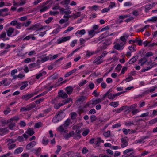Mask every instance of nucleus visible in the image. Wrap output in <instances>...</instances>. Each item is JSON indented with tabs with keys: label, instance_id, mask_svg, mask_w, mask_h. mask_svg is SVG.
Returning <instances> with one entry per match:
<instances>
[{
	"label": "nucleus",
	"instance_id": "f257e3e1",
	"mask_svg": "<svg viewBox=\"0 0 157 157\" xmlns=\"http://www.w3.org/2000/svg\"><path fill=\"white\" fill-rule=\"evenodd\" d=\"M65 116V113L64 112L59 111L57 114L53 117L52 121L55 123H57L63 118Z\"/></svg>",
	"mask_w": 157,
	"mask_h": 157
},
{
	"label": "nucleus",
	"instance_id": "f03ea898",
	"mask_svg": "<svg viewBox=\"0 0 157 157\" xmlns=\"http://www.w3.org/2000/svg\"><path fill=\"white\" fill-rule=\"evenodd\" d=\"M36 94L33 93L29 94L23 95L21 97V99H24L25 101H27L29 98L33 97L34 94Z\"/></svg>",
	"mask_w": 157,
	"mask_h": 157
},
{
	"label": "nucleus",
	"instance_id": "7ed1b4c3",
	"mask_svg": "<svg viewBox=\"0 0 157 157\" xmlns=\"http://www.w3.org/2000/svg\"><path fill=\"white\" fill-rule=\"evenodd\" d=\"M36 144V142L34 141L30 142L26 145V149L27 150H29L31 149Z\"/></svg>",
	"mask_w": 157,
	"mask_h": 157
},
{
	"label": "nucleus",
	"instance_id": "20e7f679",
	"mask_svg": "<svg viewBox=\"0 0 157 157\" xmlns=\"http://www.w3.org/2000/svg\"><path fill=\"white\" fill-rule=\"evenodd\" d=\"M103 61V60L101 59V58L99 56L93 61V63H96L97 65H99L102 63Z\"/></svg>",
	"mask_w": 157,
	"mask_h": 157
},
{
	"label": "nucleus",
	"instance_id": "39448f33",
	"mask_svg": "<svg viewBox=\"0 0 157 157\" xmlns=\"http://www.w3.org/2000/svg\"><path fill=\"white\" fill-rule=\"evenodd\" d=\"M65 90L68 94L70 95L72 93L73 88L72 86H67L65 88Z\"/></svg>",
	"mask_w": 157,
	"mask_h": 157
},
{
	"label": "nucleus",
	"instance_id": "423d86ee",
	"mask_svg": "<svg viewBox=\"0 0 157 157\" xmlns=\"http://www.w3.org/2000/svg\"><path fill=\"white\" fill-rule=\"evenodd\" d=\"M109 34V32L108 31H107L103 33L98 38V40L99 41L101 40L104 37H105L108 36Z\"/></svg>",
	"mask_w": 157,
	"mask_h": 157
},
{
	"label": "nucleus",
	"instance_id": "0eeeda50",
	"mask_svg": "<svg viewBox=\"0 0 157 157\" xmlns=\"http://www.w3.org/2000/svg\"><path fill=\"white\" fill-rule=\"evenodd\" d=\"M23 137H24L25 139H27L29 137V136L28 135H26V133H24L23 134L22 136H18L17 140L20 142L23 141L24 139Z\"/></svg>",
	"mask_w": 157,
	"mask_h": 157
},
{
	"label": "nucleus",
	"instance_id": "6e6552de",
	"mask_svg": "<svg viewBox=\"0 0 157 157\" xmlns=\"http://www.w3.org/2000/svg\"><path fill=\"white\" fill-rule=\"evenodd\" d=\"M121 140V142L123 143L121 145V147L122 148H124L128 146V142L124 138H122Z\"/></svg>",
	"mask_w": 157,
	"mask_h": 157
},
{
	"label": "nucleus",
	"instance_id": "1a4fd4ad",
	"mask_svg": "<svg viewBox=\"0 0 157 157\" xmlns=\"http://www.w3.org/2000/svg\"><path fill=\"white\" fill-rule=\"evenodd\" d=\"M70 36H68L66 37H64L62 38V39L58 40V43L60 44L63 42H65L67 41L70 39Z\"/></svg>",
	"mask_w": 157,
	"mask_h": 157
},
{
	"label": "nucleus",
	"instance_id": "9d476101",
	"mask_svg": "<svg viewBox=\"0 0 157 157\" xmlns=\"http://www.w3.org/2000/svg\"><path fill=\"white\" fill-rule=\"evenodd\" d=\"M14 30L15 29L12 27L9 28L6 31L7 36L9 37H10L12 35V33L13 32Z\"/></svg>",
	"mask_w": 157,
	"mask_h": 157
},
{
	"label": "nucleus",
	"instance_id": "9b49d317",
	"mask_svg": "<svg viewBox=\"0 0 157 157\" xmlns=\"http://www.w3.org/2000/svg\"><path fill=\"white\" fill-rule=\"evenodd\" d=\"M129 36V35L128 34H125L123 36H121L120 39L121 41L125 43Z\"/></svg>",
	"mask_w": 157,
	"mask_h": 157
},
{
	"label": "nucleus",
	"instance_id": "f8f14e48",
	"mask_svg": "<svg viewBox=\"0 0 157 157\" xmlns=\"http://www.w3.org/2000/svg\"><path fill=\"white\" fill-rule=\"evenodd\" d=\"M149 137V136H143L140 139L137 140L136 141V143H143L145 142L144 141V140L148 138Z\"/></svg>",
	"mask_w": 157,
	"mask_h": 157
},
{
	"label": "nucleus",
	"instance_id": "ddd939ff",
	"mask_svg": "<svg viewBox=\"0 0 157 157\" xmlns=\"http://www.w3.org/2000/svg\"><path fill=\"white\" fill-rule=\"evenodd\" d=\"M138 56H136L132 58L129 61L128 63L129 64H132L136 61L138 59Z\"/></svg>",
	"mask_w": 157,
	"mask_h": 157
},
{
	"label": "nucleus",
	"instance_id": "4468645a",
	"mask_svg": "<svg viewBox=\"0 0 157 157\" xmlns=\"http://www.w3.org/2000/svg\"><path fill=\"white\" fill-rule=\"evenodd\" d=\"M38 60L37 61L36 63H33L29 65V67H30L31 68L36 67V68H39L40 67V63L38 62Z\"/></svg>",
	"mask_w": 157,
	"mask_h": 157
},
{
	"label": "nucleus",
	"instance_id": "2eb2a0df",
	"mask_svg": "<svg viewBox=\"0 0 157 157\" xmlns=\"http://www.w3.org/2000/svg\"><path fill=\"white\" fill-rule=\"evenodd\" d=\"M34 133L35 132L33 129L30 128H29L25 132L26 134H27L30 136L33 135Z\"/></svg>",
	"mask_w": 157,
	"mask_h": 157
},
{
	"label": "nucleus",
	"instance_id": "dca6fc26",
	"mask_svg": "<svg viewBox=\"0 0 157 157\" xmlns=\"http://www.w3.org/2000/svg\"><path fill=\"white\" fill-rule=\"evenodd\" d=\"M23 149L22 147H20L15 149L14 152L15 155H17L21 153L23 151Z\"/></svg>",
	"mask_w": 157,
	"mask_h": 157
},
{
	"label": "nucleus",
	"instance_id": "f3484780",
	"mask_svg": "<svg viewBox=\"0 0 157 157\" xmlns=\"http://www.w3.org/2000/svg\"><path fill=\"white\" fill-rule=\"evenodd\" d=\"M39 28V25L38 24H36L32 25L31 26L27 28V30H35L36 29Z\"/></svg>",
	"mask_w": 157,
	"mask_h": 157
},
{
	"label": "nucleus",
	"instance_id": "a211bd4d",
	"mask_svg": "<svg viewBox=\"0 0 157 157\" xmlns=\"http://www.w3.org/2000/svg\"><path fill=\"white\" fill-rule=\"evenodd\" d=\"M147 61V59L146 57H144L141 59L139 60V63H141V65L142 66L144 65Z\"/></svg>",
	"mask_w": 157,
	"mask_h": 157
},
{
	"label": "nucleus",
	"instance_id": "6ab92c4d",
	"mask_svg": "<svg viewBox=\"0 0 157 157\" xmlns=\"http://www.w3.org/2000/svg\"><path fill=\"white\" fill-rule=\"evenodd\" d=\"M7 122L10 123L9 125V128L11 130H13V128L15 126V122L13 121L8 122L7 120Z\"/></svg>",
	"mask_w": 157,
	"mask_h": 157
},
{
	"label": "nucleus",
	"instance_id": "aec40b11",
	"mask_svg": "<svg viewBox=\"0 0 157 157\" xmlns=\"http://www.w3.org/2000/svg\"><path fill=\"white\" fill-rule=\"evenodd\" d=\"M28 111H29L31 110L32 108L35 107L36 105L33 103L30 104L26 106Z\"/></svg>",
	"mask_w": 157,
	"mask_h": 157
},
{
	"label": "nucleus",
	"instance_id": "412c9836",
	"mask_svg": "<svg viewBox=\"0 0 157 157\" xmlns=\"http://www.w3.org/2000/svg\"><path fill=\"white\" fill-rule=\"evenodd\" d=\"M86 99L84 96H81L76 101V103H78L80 102H82Z\"/></svg>",
	"mask_w": 157,
	"mask_h": 157
},
{
	"label": "nucleus",
	"instance_id": "4be33fe9",
	"mask_svg": "<svg viewBox=\"0 0 157 157\" xmlns=\"http://www.w3.org/2000/svg\"><path fill=\"white\" fill-rule=\"evenodd\" d=\"M114 48L117 50H122L123 49V46H121L118 43H116L114 46Z\"/></svg>",
	"mask_w": 157,
	"mask_h": 157
},
{
	"label": "nucleus",
	"instance_id": "5701e85b",
	"mask_svg": "<svg viewBox=\"0 0 157 157\" xmlns=\"http://www.w3.org/2000/svg\"><path fill=\"white\" fill-rule=\"evenodd\" d=\"M77 70L76 69H74L69 72H68L65 75L64 77H67L69 76H70L72 74H73L74 72H75Z\"/></svg>",
	"mask_w": 157,
	"mask_h": 157
},
{
	"label": "nucleus",
	"instance_id": "b1692460",
	"mask_svg": "<svg viewBox=\"0 0 157 157\" xmlns=\"http://www.w3.org/2000/svg\"><path fill=\"white\" fill-rule=\"evenodd\" d=\"M75 134V133L73 131H71L69 133L67 134H66L64 136V138L65 139H68L70 137H71L72 135H73Z\"/></svg>",
	"mask_w": 157,
	"mask_h": 157
},
{
	"label": "nucleus",
	"instance_id": "393cba45",
	"mask_svg": "<svg viewBox=\"0 0 157 157\" xmlns=\"http://www.w3.org/2000/svg\"><path fill=\"white\" fill-rule=\"evenodd\" d=\"M46 72L45 71H44L39 74L36 75V78L37 79H39L40 77L45 75Z\"/></svg>",
	"mask_w": 157,
	"mask_h": 157
},
{
	"label": "nucleus",
	"instance_id": "a878e982",
	"mask_svg": "<svg viewBox=\"0 0 157 157\" xmlns=\"http://www.w3.org/2000/svg\"><path fill=\"white\" fill-rule=\"evenodd\" d=\"M70 115L71 119L73 120L76 119L77 117V114L75 112L71 113Z\"/></svg>",
	"mask_w": 157,
	"mask_h": 157
},
{
	"label": "nucleus",
	"instance_id": "bb28decb",
	"mask_svg": "<svg viewBox=\"0 0 157 157\" xmlns=\"http://www.w3.org/2000/svg\"><path fill=\"white\" fill-rule=\"evenodd\" d=\"M61 28L60 26L59 25H58V26L52 32V33H57L60 31V29H61Z\"/></svg>",
	"mask_w": 157,
	"mask_h": 157
},
{
	"label": "nucleus",
	"instance_id": "cd10ccee",
	"mask_svg": "<svg viewBox=\"0 0 157 157\" xmlns=\"http://www.w3.org/2000/svg\"><path fill=\"white\" fill-rule=\"evenodd\" d=\"M19 118L18 116H15L13 117L12 118L8 119V121L10 122L12 121H13L14 122V121H15L16 122L18 120H19Z\"/></svg>",
	"mask_w": 157,
	"mask_h": 157
},
{
	"label": "nucleus",
	"instance_id": "c85d7f7f",
	"mask_svg": "<svg viewBox=\"0 0 157 157\" xmlns=\"http://www.w3.org/2000/svg\"><path fill=\"white\" fill-rule=\"evenodd\" d=\"M93 105H95L101 102L102 100L100 98L97 99L95 100H92Z\"/></svg>",
	"mask_w": 157,
	"mask_h": 157
},
{
	"label": "nucleus",
	"instance_id": "c756f323",
	"mask_svg": "<svg viewBox=\"0 0 157 157\" xmlns=\"http://www.w3.org/2000/svg\"><path fill=\"white\" fill-rule=\"evenodd\" d=\"M65 127H64V126L63 125H62L60 126L58 128V130L60 132H64L65 133H66L67 132V130H64V128Z\"/></svg>",
	"mask_w": 157,
	"mask_h": 157
},
{
	"label": "nucleus",
	"instance_id": "7c9ffc66",
	"mask_svg": "<svg viewBox=\"0 0 157 157\" xmlns=\"http://www.w3.org/2000/svg\"><path fill=\"white\" fill-rule=\"evenodd\" d=\"M58 96L59 97H61L63 99H65L68 97L67 94L66 93H64L63 94H59Z\"/></svg>",
	"mask_w": 157,
	"mask_h": 157
},
{
	"label": "nucleus",
	"instance_id": "2f4dec72",
	"mask_svg": "<svg viewBox=\"0 0 157 157\" xmlns=\"http://www.w3.org/2000/svg\"><path fill=\"white\" fill-rule=\"evenodd\" d=\"M109 105L110 106L116 107L118 106L119 103L118 102H110Z\"/></svg>",
	"mask_w": 157,
	"mask_h": 157
},
{
	"label": "nucleus",
	"instance_id": "473e14b6",
	"mask_svg": "<svg viewBox=\"0 0 157 157\" xmlns=\"http://www.w3.org/2000/svg\"><path fill=\"white\" fill-rule=\"evenodd\" d=\"M94 30H90V31H89V32H88L89 35V36H91V37H90V38H88L86 39L87 40H88L90 38H91L94 35H95V33H94Z\"/></svg>",
	"mask_w": 157,
	"mask_h": 157
},
{
	"label": "nucleus",
	"instance_id": "72a5a7b5",
	"mask_svg": "<svg viewBox=\"0 0 157 157\" xmlns=\"http://www.w3.org/2000/svg\"><path fill=\"white\" fill-rule=\"evenodd\" d=\"M64 105L63 103H59L58 104H56L54 105V107L55 109H58L60 107Z\"/></svg>",
	"mask_w": 157,
	"mask_h": 157
},
{
	"label": "nucleus",
	"instance_id": "f704fd0d",
	"mask_svg": "<svg viewBox=\"0 0 157 157\" xmlns=\"http://www.w3.org/2000/svg\"><path fill=\"white\" fill-rule=\"evenodd\" d=\"M17 140L16 139H7V141L8 142H9L8 144V145H9L10 144H11L12 143H13L16 142L17 141Z\"/></svg>",
	"mask_w": 157,
	"mask_h": 157
},
{
	"label": "nucleus",
	"instance_id": "c9c22d12",
	"mask_svg": "<svg viewBox=\"0 0 157 157\" xmlns=\"http://www.w3.org/2000/svg\"><path fill=\"white\" fill-rule=\"evenodd\" d=\"M71 101V102L72 103V100L71 98H69L64 100H63V102H64V103L63 104H64H64H65L66 103H69Z\"/></svg>",
	"mask_w": 157,
	"mask_h": 157
},
{
	"label": "nucleus",
	"instance_id": "e433bc0d",
	"mask_svg": "<svg viewBox=\"0 0 157 157\" xmlns=\"http://www.w3.org/2000/svg\"><path fill=\"white\" fill-rule=\"evenodd\" d=\"M42 124L40 122L36 123L34 126L35 128H39L42 126Z\"/></svg>",
	"mask_w": 157,
	"mask_h": 157
},
{
	"label": "nucleus",
	"instance_id": "4c0bfd02",
	"mask_svg": "<svg viewBox=\"0 0 157 157\" xmlns=\"http://www.w3.org/2000/svg\"><path fill=\"white\" fill-rule=\"evenodd\" d=\"M128 106L126 105V106H123L121 108V109H122V111L123 110H124L125 109H127L125 111V112H127V113H129L130 111L129 110V109H128Z\"/></svg>",
	"mask_w": 157,
	"mask_h": 157
},
{
	"label": "nucleus",
	"instance_id": "58836bf2",
	"mask_svg": "<svg viewBox=\"0 0 157 157\" xmlns=\"http://www.w3.org/2000/svg\"><path fill=\"white\" fill-rule=\"evenodd\" d=\"M86 56L87 57H90L91 56L94 54V51H86Z\"/></svg>",
	"mask_w": 157,
	"mask_h": 157
},
{
	"label": "nucleus",
	"instance_id": "ea45409f",
	"mask_svg": "<svg viewBox=\"0 0 157 157\" xmlns=\"http://www.w3.org/2000/svg\"><path fill=\"white\" fill-rule=\"evenodd\" d=\"M116 6V3L114 2H110V3L109 5V8L110 9V8H112L113 7H115Z\"/></svg>",
	"mask_w": 157,
	"mask_h": 157
},
{
	"label": "nucleus",
	"instance_id": "a19ab883",
	"mask_svg": "<svg viewBox=\"0 0 157 157\" xmlns=\"http://www.w3.org/2000/svg\"><path fill=\"white\" fill-rule=\"evenodd\" d=\"M157 20V17L155 16L153 17L151 19H148L147 20L148 22H154Z\"/></svg>",
	"mask_w": 157,
	"mask_h": 157
},
{
	"label": "nucleus",
	"instance_id": "79ce46f5",
	"mask_svg": "<svg viewBox=\"0 0 157 157\" xmlns=\"http://www.w3.org/2000/svg\"><path fill=\"white\" fill-rule=\"evenodd\" d=\"M6 34L5 32H2L0 35V39H4L6 37Z\"/></svg>",
	"mask_w": 157,
	"mask_h": 157
},
{
	"label": "nucleus",
	"instance_id": "37998d69",
	"mask_svg": "<svg viewBox=\"0 0 157 157\" xmlns=\"http://www.w3.org/2000/svg\"><path fill=\"white\" fill-rule=\"evenodd\" d=\"M91 105H93L92 101L91 100L90 101L87 102L86 104L84 106V108L86 109L87 107H90Z\"/></svg>",
	"mask_w": 157,
	"mask_h": 157
},
{
	"label": "nucleus",
	"instance_id": "c03bdc74",
	"mask_svg": "<svg viewBox=\"0 0 157 157\" xmlns=\"http://www.w3.org/2000/svg\"><path fill=\"white\" fill-rule=\"evenodd\" d=\"M49 142L48 139L46 137H44L43 139V144L45 145H47Z\"/></svg>",
	"mask_w": 157,
	"mask_h": 157
},
{
	"label": "nucleus",
	"instance_id": "a18cd8bd",
	"mask_svg": "<svg viewBox=\"0 0 157 157\" xmlns=\"http://www.w3.org/2000/svg\"><path fill=\"white\" fill-rule=\"evenodd\" d=\"M108 98L109 99L111 100H113V99L115 97V95L114 94H112V93H109L108 94Z\"/></svg>",
	"mask_w": 157,
	"mask_h": 157
},
{
	"label": "nucleus",
	"instance_id": "49530a36",
	"mask_svg": "<svg viewBox=\"0 0 157 157\" xmlns=\"http://www.w3.org/2000/svg\"><path fill=\"white\" fill-rule=\"evenodd\" d=\"M70 120L69 119H67L65 121L64 123L63 124L64 127H66L68 126L70 124Z\"/></svg>",
	"mask_w": 157,
	"mask_h": 157
},
{
	"label": "nucleus",
	"instance_id": "de8ad7c7",
	"mask_svg": "<svg viewBox=\"0 0 157 157\" xmlns=\"http://www.w3.org/2000/svg\"><path fill=\"white\" fill-rule=\"evenodd\" d=\"M58 76L57 74L55 73L52 75L50 78L51 79H55L58 78Z\"/></svg>",
	"mask_w": 157,
	"mask_h": 157
},
{
	"label": "nucleus",
	"instance_id": "09e8293b",
	"mask_svg": "<svg viewBox=\"0 0 157 157\" xmlns=\"http://www.w3.org/2000/svg\"><path fill=\"white\" fill-rule=\"evenodd\" d=\"M86 33L84 29H82L81 30H80V31H78L76 33H75V34H76L77 33H78V34H80V35H83L84 34Z\"/></svg>",
	"mask_w": 157,
	"mask_h": 157
},
{
	"label": "nucleus",
	"instance_id": "8fccbe9b",
	"mask_svg": "<svg viewBox=\"0 0 157 157\" xmlns=\"http://www.w3.org/2000/svg\"><path fill=\"white\" fill-rule=\"evenodd\" d=\"M70 0H63L61 2V4L64 5V4H68L69 3Z\"/></svg>",
	"mask_w": 157,
	"mask_h": 157
},
{
	"label": "nucleus",
	"instance_id": "3c124183",
	"mask_svg": "<svg viewBox=\"0 0 157 157\" xmlns=\"http://www.w3.org/2000/svg\"><path fill=\"white\" fill-rule=\"evenodd\" d=\"M90 118L92 122L95 121L96 119V116L94 115L91 116L90 117Z\"/></svg>",
	"mask_w": 157,
	"mask_h": 157
},
{
	"label": "nucleus",
	"instance_id": "603ef678",
	"mask_svg": "<svg viewBox=\"0 0 157 157\" xmlns=\"http://www.w3.org/2000/svg\"><path fill=\"white\" fill-rule=\"evenodd\" d=\"M90 130L89 129H86L84 130L83 132L82 133V135L83 136H86L89 133Z\"/></svg>",
	"mask_w": 157,
	"mask_h": 157
},
{
	"label": "nucleus",
	"instance_id": "864d4df0",
	"mask_svg": "<svg viewBox=\"0 0 157 157\" xmlns=\"http://www.w3.org/2000/svg\"><path fill=\"white\" fill-rule=\"evenodd\" d=\"M35 154L37 155H39L40 154V153L41 151V148L40 147L38 148L37 149H35L34 150Z\"/></svg>",
	"mask_w": 157,
	"mask_h": 157
},
{
	"label": "nucleus",
	"instance_id": "5fc2aeb1",
	"mask_svg": "<svg viewBox=\"0 0 157 157\" xmlns=\"http://www.w3.org/2000/svg\"><path fill=\"white\" fill-rule=\"evenodd\" d=\"M8 11V8H5L4 9H1L0 10V16H3V15L2 13V12H7Z\"/></svg>",
	"mask_w": 157,
	"mask_h": 157
},
{
	"label": "nucleus",
	"instance_id": "6e6d98bb",
	"mask_svg": "<svg viewBox=\"0 0 157 157\" xmlns=\"http://www.w3.org/2000/svg\"><path fill=\"white\" fill-rule=\"evenodd\" d=\"M16 25V28H17L20 29L21 26H24V24H23V23L17 22Z\"/></svg>",
	"mask_w": 157,
	"mask_h": 157
},
{
	"label": "nucleus",
	"instance_id": "4d7b16f0",
	"mask_svg": "<svg viewBox=\"0 0 157 157\" xmlns=\"http://www.w3.org/2000/svg\"><path fill=\"white\" fill-rule=\"evenodd\" d=\"M110 134V131L109 130L107 131L106 132H104L103 135L105 137H108Z\"/></svg>",
	"mask_w": 157,
	"mask_h": 157
},
{
	"label": "nucleus",
	"instance_id": "13d9d810",
	"mask_svg": "<svg viewBox=\"0 0 157 157\" xmlns=\"http://www.w3.org/2000/svg\"><path fill=\"white\" fill-rule=\"evenodd\" d=\"M137 107V104H135L132 105L131 106H128V109H129V110H130V109H135Z\"/></svg>",
	"mask_w": 157,
	"mask_h": 157
},
{
	"label": "nucleus",
	"instance_id": "bf43d9fd",
	"mask_svg": "<svg viewBox=\"0 0 157 157\" xmlns=\"http://www.w3.org/2000/svg\"><path fill=\"white\" fill-rule=\"evenodd\" d=\"M122 66L120 64H118L117 65L116 67V70H117V72H119L122 68Z\"/></svg>",
	"mask_w": 157,
	"mask_h": 157
},
{
	"label": "nucleus",
	"instance_id": "052dcab7",
	"mask_svg": "<svg viewBox=\"0 0 157 157\" xmlns=\"http://www.w3.org/2000/svg\"><path fill=\"white\" fill-rule=\"evenodd\" d=\"M48 9V7L47 6H44L41 8L40 10V12L41 13L46 11Z\"/></svg>",
	"mask_w": 157,
	"mask_h": 157
},
{
	"label": "nucleus",
	"instance_id": "680f3d73",
	"mask_svg": "<svg viewBox=\"0 0 157 157\" xmlns=\"http://www.w3.org/2000/svg\"><path fill=\"white\" fill-rule=\"evenodd\" d=\"M149 153L148 151H144L140 155V157L141 156H144L145 155H147Z\"/></svg>",
	"mask_w": 157,
	"mask_h": 157
},
{
	"label": "nucleus",
	"instance_id": "e2e57ef3",
	"mask_svg": "<svg viewBox=\"0 0 157 157\" xmlns=\"http://www.w3.org/2000/svg\"><path fill=\"white\" fill-rule=\"evenodd\" d=\"M156 122H157V118H154L153 119H152L149 121V123L151 124H153Z\"/></svg>",
	"mask_w": 157,
	"mask_h": 157
},
{
	"label": "nucleus",
	"instance_id": "0e129e2a",
	"mask_svg": "<svg viewBox=\"0 0 157 157\" xmlns=\"http://www.w3.org/2000/svg\"><path fill=\"white\" fill-rule=\"evenodd\" d=\"M88 151V149L86 147H84L82 151V154H84L87 153Z\"/></svg>",
	"mask_w": 157,
	"mask_h": 157
},
{
	"label": "nucleus",
	"instance_id": "69168bd1",
	"mask_svg": "<svg viewBox=\"0 0 157 157\" xmlns=\"http://www.w3.org/2000/svg\"><path fill=\"white\" fill-rule=\"evenodd\" d=\"M73 136V138L74 139H78L80 138L81 137L80 134H74Z\"/></svg>",
	"mask_w": 157,
	"mask_h": 157
},
{
	"label": "nucleus",
	"instance_id": "338daca9",
	"mask_svg": "<svg viewBox=\"0 0 157 157\" xmlns=\"http://www.w3.org/2000/svg\"><path fill=\"white\" fill-rule=\"evenodd\" d=\"M44 98H41L35 101V102L36 104H39L44 101Z\"/></svg>",
	"mask_w": 157,
	"mask_h": 157
},
{
	"label": "nucleus",
	"instance_id": "774afa93",
	"mask_svg": "<svg viewBox=\"0 0 157 157\" xmlns=\"http://www.w3.org/2000/svg\"><path fill=\"white\" fill-rule=\"evenodd\" d=\"M128 49L130 51L132 52L135 51L136 50V48H135L132 46H129L128 47Z\"/></svg>",
	"mask_w": 157,
	"mask_h": 157
}]
</instances>
